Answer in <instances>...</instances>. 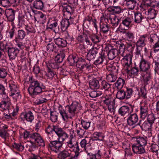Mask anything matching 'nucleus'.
I'll list each match as a JSON object with an SVG mask.
<instances>
[{
  "instance_id": "8fccbe9b",
  "label": "nucleus",
  "mask_w": 159,
  "mask_h": 159,
  "mask_svg": "<svg viewBox=\"0 0 159 159\" xmlns=\"http://www.w3.org/2000/svg\"><path fill=\"white\" fill-rule=\"evenodd\" d=\"M89 38L93 43L96 44L99 42L101 39L98 35L95 34H92L89 36Z\"/></svg>"
},
{
  "instance_id": "ea45409f",
  "label": "nucleus",
  "mask_w": 159,
  "mask_h": 159,
  "mask_svg": "<svg viewBox=\"0 0 159 159\" xmlns=\"http://www.w3.org/2000/svg\"><path fill=\"white\" fill-rule=\"evenodd\" d=\"M149 151L156 155H158V151L159 150V146L157 144L152 143L148 147Z\"/></svg>"
},
{
  "instance_id": "bf43d9fd",
  "label": "nucleus",
  "mask_w": 159,
  "mask_h": 159,
  "mask_svg": "<svg viewBox=\"0 0 159 159\" xmlns=\"http://www.w3.org/2000/svg\"><path fill=\"white\" fill-rule=\"evenodd\" d=\"M93 136L97 139L96 140L100 141H102L104 138L105 136L101 132H95L93 134Z\"/></svg>"
},
{
  "instance_id": "052dcab7",
  "label": "nucleus",
  "mask_w": 159,
  "mask_h": 159,
  "mask_svg": "<svg viewBox=\"0 0 159 159\" xmlns=\"http://www.w3.org/2000/svg\"><path fill=\"white\" fill-rule=\"evenodd\" d=\"M36 16L42 21V24H43L45 22L46 19V15L43 14L41 12L39 11L36 14Z\"/></svg>"
},
{
  "instance_id": "423d86ee",
  "label": "nucleus",
  "mask_w": 159,
  "mask_h": 159,
  "mask_svg": "<svg viewBox=\"0 0 159 159\" xmlns=\"http://www.w3.org/2000/svg\"><path fill=\"white\" fill-rule=\"evenodd\" d=\"M26 34V32L22 30H18L16 34V36L15 39V41L16 43V46L20 49L21 50L25 48L27 50L29 48V47H26L22 43L19 42V40L24 39Z\"/></svg>"
},
{
  "instance_id": "dca6fc26",
  "label": "nucleus",
  "mask_w": 159,
  "mask_h": 159,
  "mask_svg": "<svg viewBox=\"0 0 159 159\" xmlns=\"http://www.w3.org/2000/svg\"><path fill=\"white\" fill-rule=\"evenodd\" d=\"M54 132L58 136V139L62 138V140L64 141L68 137V135L64 129L57 126H56L54 129Z\"/></svg>"
},
{
  "instance_id": "4c0bfd02",
  "label": "nucleus",
  "mask_w": 159,
  "mask_h": 159,
  "mask_svg": "<svg viewBox=\"0 0 159 159\" xmlns=\"http://www.w3.org/2000/svg\"><path fill=\"white\" fill-rule=\"evenodd\" d=\"M140 120L138 124L137 125H139L142 130H149L152 128V124L147 121H145L142 125H140Z\"/></svg>"
},
{
  "instance_id": "2f4dec72",
  "label": "nucleus",
  "mask_w": 159,
  "mask_h": 159,
  "mask_svg": "<svg viewBox=\"0 0 159 159\" xmlns=\"http://www.w3.org/2000/svg\"><path fill=\"white\" fill-rule=\"evenodd\" d=\"M119 54L118 50L116 48L111 49L108 51L107 53L108 59L110 60L114 59Z\"/></svg>"
},
{
  "instance_id": "c9c22d12",
  "label": "nucleus",
  "mask_w": 159,
  "mask_h": 159,
  "mask_svg": "<svg viewBox=\"0 0 159 159\" xmlns=\"http://www.w3.org/2000/svg\"><path fill=\"white\" fill-rule=\"evenodd\" d=\"M33 7L36 9L42 10L44 8V3L42 0H35Z\"/></svg>"
},
{
  "instance_id": "2eb2a0df",
  "label": "nucleus",
  "mask_w": 159,
  "mask_h": 159,
  "mask_svg": "<svg viewBox=\"0 0 159 159\" xmlns=\"http://www.w3.org/2000/svg\"><path fill=\"white\" fill-rule=\"evenodd\" d=\"M20 118L22 120H26L30 123L32 122L34 119V116L31 111L22 112L20 116Z\"/></svg>"
},
{
  "instance_id": "0e129e2a",
  "label": "nucleus",
  "mask_w": 159,
  "mask_h": 159,
  "mask_svg": "<svg viewBox=\"0 0 159 159\" xmlns=\"http://www.w3.org/2000/svg\"><path fill=\"white\" fill-rule=\"evenodd\" d=\"M8 74L7 70L3 68H0V79H5Z\"/></svg>"
},
{
  "instance_id": "6e6552de",
  "label": "nucleus",
  "mask_w": 159,
  "mask_h": 159,
  "mask_svg": "<svg viewBox=\"0 0 159 159\" xmlns=\"http://www.w3.org/2000/svg\"><path fill=\"white\" fill-rule=\"evenodd\" d=\"M147 34L140 36L136 43V54L138 55L141 54V52L143 48L146 44L147 40L148 38Z\"/></svg>"
},
{
  "instance_id": "4468645a",
  "label": "nucleus",
  "mask_w": 159,
  "mask_h": 159,
  "mask_svg": "<svg viewBox=\"0 0 159 159\" xmlns=\"http://www.w3.org/2000/svg\"><path fill=\"white\" fill-rule=\"evenodd\" d=\"M108 20L106 18L103 17L100 19V26L101 31L104 34L108 32L110 29Z\"/></svg>"
},
{
  "instance_id": "39448f33",
  "label": "nucleus",
  "mask_w": 159,
  "mask_h": 159,
  "mask_svg": "<svg viewBox=\"0 0 159 159\" xmlns=\"http://www.w3.org/2000/svg\"><path fill=\"white\" fill-rule=\"evenodd\" d=\"M8 85L11 92L10 96L15 100L20 98L21 95L20 94V91L17 84L14 81L11 80L9 82Z\"/></svg>"
},
{
  "instance_id": "13d9d810",
  "label": "nucleus",
  "mask_w": 159,
  "mask_h": 159,
  "mask_svg": "<svg viewBox=\"0 0 159 159\" xmlns=\"http://www.w3.org/2000/svg\"><path fill=\"white\" fill-rule=\"evenodd\" d=\"M125 83V80L120 78H119L115 83V85L118 89H120L122 88Z\"/></svg>"
},
{
  "instance_id": "9b49d317",
  "label": "nucleus",
  "mask_w": 159,
  "mask_h": 159,
  "mask_svg": "<svg viewBox=\"0 0 159 159\" xmlns=\"http://www.w3.org/2000/svg\"><path fill=\"white\" fill-rule=\"evenodd\" d=\"M30 139L39 146L44 147L45 146V143L43 138L38 133H31Z\"/></svg>"
},
{
  "instance_id": "f704fd0d",
  "label": "nucleus",
  "mask_w": 159,
  "mask_h": 159,
  "mask_svg": "<svg viewBox=\"0 0 159 159\" xmlns=\"http://www.w3.org/2000/svg\"><path fill=\"white\" fill-rule=\"evenodd\" d=\"M89 84L90 87L92 89H97L100 86L99 81L96 79H93L90 80Z\"/></svg>"
},
{
  "instance_id": "9d476101",
  "label": "nucleus",
  "mask_w": 159,
  "mask_h": 159,
  "mask_svg": "<svg viewBox=\"0 0 159 159\" xmlns=\"http://www.w3.org/2000/svg\"><path fill=\"white\" fill-rule=\"evenodd\" d=\"M63 141H60L59 139L57 140L50 142L48 144V148L51 151L57 153L60 151L62 148Z\"/></svg>"
},
{
  "instance_id": "412c9836",
  "label": "nucleus",
  "mask_w": 159,
  "mask_h": 159,
  "mask_svg": "<svg viewBox=\"0 0 159 159\" xmlns=\"http://www.w3.org/2000/svg\"><path fill=\"white\" fill-rule=\"evenodd\" d=\"M124 57L122 59L125 61L124 67H128L132 65V59L133 57L132 52H129L127 53L125 56L123 55Z\"/></svg>"
},
{
  "instance_id": "cd10ccee",
  "label": "nucleus",
  "mask_w": 159,
  "mask_h": 159,
  "mask_svg": "<svg viewBox=\"0 0 159 159\" xmlns=\"http://www.w3.org/2000/svg\"><path fill=\"white\" fill-rule=\"evenodd\" d=\"M108 20L109 24H111L114 28L116 27L120 21L121 18L119 19L116 16H115L112 18L109 17L107 18Z\"/></svg>"
},
{
  "instance_id": "f3484780",
  "label": "nucleus",
  "mask_w": 159,
  "mask_h": 159,
  "mask_svg": "<svg viewBox=\"0 0 159 159\" xmlns=\"http://www.w3.org/2000/svg\"><path fill=\"white\" fill-rule=\"evenodd\" d=\"M0 108L2 111L8 110V113L10 112L11 109L13 108L11 103L5 100H2L0 102Z\"/></svg>"
},
{
  "instance_id": "c85d7f7f",
  "label": "nucleus",
  "mask_w": 159,
  "mask_h": 159,
  "mask_svg": "<svg viewBox=\"0 0 159 159\" xmlns=\"http://www.w3.org/2000/svg\"><path fill=\"white\" fill-rule=\"evenodd\" d=\"M124 68L127 73H129L130 72L132 75H138L139 70L137 67L136 66L132 67L131 65L128 67H124Z\"/></svg>"
},
{
  "instance_id": "7c9ffc66",
  "label": "nucleus",
  "mask_w": 159,
  "mask_h": 159,
  "mask_svg": "<svg viewBox=\"0 0 159 159\" xmlns=\"http://www.w3.org/2000/svg\"><path fill=\"white\" fill-rule=\"evenodd\" d=\"M45 75L47 79L50 80H52L53 78L55 79V78L57 77L56 72L52 69L47 68Z\"/></svg>"
},
{
  "instance_id": "e433bc0d",
  "label": "nucleus",
  "mask_w": 159,
  "mask_h": 159,
  "mask_svg": "<svg viewBox=\"0 0 159 159\" xmlns=\"http://www.w3.org/2000/svg\"><path fill=\"white\" fill-rule=\"evenodd\" d=\"M157 12L158 11L152 8H150L147 11L148 18L150 19H154L156 17Z\"/></svg>"
},
{
  "instance_id": "5701e85b",
  "label": "nucleus",
  "mask_w": 159,
  "mask_h": 159,
  "mask_svg": "<svg viewBox=\"0 0 159 159\" xmlns=\"http://www.w3.org/2000/svg\"><path fill=\"white\" fill-rule=\"evenodd\" d=\"M108 11L113 15L120 14L122 13L123 9L119 6H111L108 8Z\"/></svg>"
},
{
  "instance_id": "49530a36",
  "label": "nucleus",
  "mask_w": 159,
  "mask_h": 159,
  "mask_svg": "<svg viewBox=\"0 0 159 159\" xmlns=\"http://www.w3.org/2000/svg\"><path fill=\"white\" fill-rule=\"evenodd\" d=\"M0 95H2L5 100L8 99L9 97L6 93L5 86L0 83Z\"/></svg>"
},
{
  "instance_id": "09e8293b",
  "label": "nucleus",
  "mask_w": 159,
  "mask_h": 159,
  "mask_svg": "<svg viewBox=\"0 0 159 159\" xmlns=\"http://www.w3.org/2000/svg\"><path fill=\"white\" fill-rule=\"evenodd\" d=\"M116 96L117 98L120 100L126 99L125 91L122 89L118 90L116 95Z\"/></svg>"
},
{
  "instance_id": "6e6d98bb",
  "label": "nucleus",
  "mask_w": 159,
  "mask_h": 159,
  "mask_svg": "<svg viewBox=\"0 0 159 159\" xmlns=\"http://www.w3.org/2000/svg\"><path fill=\"white\" fill-rule=\"evenodd\" d=\"M125 3L128 9L130 10H133L137 5L136 1L134 0H131L128 2H125Z\"/></svg>"
},
{
  "instance_id": "6ab92c4d",
  "label": "nucleus",
  "mask_w": 159,
  "mask_h": 159,
  "mask_svg": "<svg viewBox=\"0 0 159 159\" xmlns=\"http://www.w3.org/2000/svg\"><path fill=\"white\" fill-rule=\"evenodd\" d=\"M131 111H130V108L127 106H123L121 107L118 110L119 114L122 116H124L127 115H129L133 110V107H131Z\"/></svg>"
},
{
  "instance_id": "3c124183",
  "label": "nucleus",
  "mask_w": 159,
  "mask_h": 159,
  "mask_svg": "<svg viewBox=\"0 0 159 159\" xmlns=\"http://www.w3.org/2000/svg\"><path fill=\"white\" fill-rule=\"evenodd\" d=\"M50 119L52 122H55L57 121L58 119V116L59 113L56 111H50Z\"/></svg>"
},
{
  "instance_id": "4d7b16f0",
  "label": "nucleus",
  "mask_w": 159,
  "mask_h": 159,
  "mask_svg": "<svg viewBox=\"0 0 159 159\" xmlns=\"http://www.w3.org/2000/svg\"><path fill=\"white\" fill-rule=\"evenodd\" d=\"M70 153L65 150L61 152L59 154L60 159H65L70 156Z\"/></svg>"
},
{
  "instance_id": "a18cd8bd",
  "label": "nucleus",
  "mask_w": 159,
  "mask_h": 159,
  "mask_svg": "<svg viewBox=\"0 0 159 159\" xmlns=\"http://www.w3.org/2000/svg\"><path fill=\"white\" fill-rule=\"evenodd\" d=\"M144 17L143 16L141 13L137 11L134 14V22L136 23H139L142 22Z\"/></svg>"
},
{
  "instance_id": "5fc2aeb1",
  "label": "nucleus",
  "mask_w": 159,
  "mask_h": 159,
  "mask_svg": "<svg viewBox=\"0 0 159 159\" xmlns=\"http://www.w3.org/2000/svg\"><path fill=\"white\" fill-rule=\"evenodd\" d=\"M11 44L9 43L0 41V50L4 52H7V50Z\"/></svg>"
},
{
  "instance_id": "72a5a7b5",
  "label": "nucleus",
  "mask_w": 159,
  "mask_h": 159,
  "mask_svg": "<svg viewBox=\"0 0 159 159\" xmlns=\"http://www.w3.org/2000/svg\"><path fill=\"white\" fill-rule=\"evenodd\" d=\"M87 36V34L85 33H80L76 37V41L79 43L83 44L85 42V39Z\"/></svg>"
},
{
  "instance_id": "f8f14e48",
  "label": "nucleus",
  "mask_w": 159,
  "mask_h": 159,
  "mask_svg": "<svg viewBox=\"0 0 159 159\" xmlns=\"http://www.w3.org/2000/svg\"><path fill=\"white\" fill-rule=\"evenodd\" d=\"M20 49H21L16 45V47L14 48L12 47L10 44L7 50L9 58L10 59H15L19 53Z\"/></svg>"
},
{
  "instance_id": "a211bd4d",
  "label": "nucleus",
  "mask_w": 159,
  "mask_h": 159,
  "mask_svg": "<svg viewBox=\"0 0 159 159\" xmlns=\"http://www.w3.org/2000/svg\"><path fill=\"white\" fill-rule=\"evenodd\" d=\"M98 50L96 48H93L89 50L86 55L87 59L90 61L94 59L98 53Z\"/></svg>"
},
{
  "instance_id": "680f3d73",
  "label": "nucleus",
  "mask_w": 159,
  "mask_h": 159,
  "mask_svg": "<svg viewBox=\"0 0 159 159\" xmlns=\"http://www.w3.org/2000/svg\"><path fill=\"white\" fill-rule=\"evenodd\" d=\"M102 94V92L98 90L93 91L89 93V96L94 98L98 97Z\"/></svg>"
},
{
  "instance_id": "393cba45",
  "label": "nucleus",
  "mask_w": 159,
  "mask_h": 159,
  "mask_svg": "<svg viewBox=\"0 0 159 159\" xmlns=\"http://www.w3.org/2000/svg\"><path fill=\"white\" fill-rule=\"evenodd\" d=\"M15 11L12 9H9L5 11V14L8 20L12 22L14 20Z\"/></svg>"
},
{
  "instance_id": "338daca9",
  "label": "nucleus",
  "mask_w": 159,
  "mask_h": 159,
  "mask_svg": "<svg viewBox=\"0 0 159 159\" xmlns=\"http://www.w3.org/2000/svg\"><path fill=\"white\" fill-rule=\"evenodd\" d=\"M89 141H88L86 139H82L80 142V144L82 148H83V149L85 150L86 152L87 148L86 147V145L89 144Z\"/></svg>"
},
{
  "instance_id": "b1692460",
  "label": "nucleus",
  "mask_w": 159,
  "mask_h": 159,
  "mask_svg": "<svg viewBox=\"0 0 159 159\" xmlns=\"http://www.w3.org/2000/svg\"><path fill=\"white\" fill-rule=\"evenodd\" d=\"M132 148L134 153L137 154H143L145 152L143 147L138 144H133Z\"/></svg>"
},
{
  "instance_id": "e2e57ef3",
  "label": "nucleus",
  "mask_w": 159,
  "mask_h": 159,
  "mask_svg": "<svg viewBox=\"0 0 159 159\" xmlns=\"http://www.w3.org/2000/svg\"><path fill=\"white\" fill-rule=\"evenodd\" d=\"M126 99H128L130 98L132 95L133 91L132 88H126V90L125 91Z\"/></svg>"
},
{
  "instance_id": "bb28decb",
  "label": "nucleus",
  "mask_w": 159,
  "mask_h": 159,
  "mask_svg": "<svg viewBox=\"0 0 159 159\" xmlns=\"http://www.w3.org/2000/svg\"><path fill=\"white\" fill-rule=\"evenodd\" d=\"M77 54L73 53L70 55L67 59V61L71 66L74 65L75 63H77Z\"/></svg>"
},
{
  "instance_id": "20e7f679",
  "label": "nucleus",
  "mask_w": 159,
  "mask_h": 159,
  "mask_svg": "<svg viewBox=\"0 0 159 159\" xmlns=\"http://www.w3.org/2000/svg\"><path fill=\"white\" fill-rule=\"evenodd\" d=\"M67 146L75 153L74 159H77L82 151L80 148L79 143L72 135L70 136L69 139L67 142Z\"/></svg>"
},
{
  "instance_id": "7ed1b4c3",
  "label": "nucleus",
  "mask_w": 159,
  "mask_h": 159,
  "mask_svg": "<svg viewBox=\"0 0 159 159\" xmlns=\"http://www.w3.org/2000/svg\"><path fill=\"white\" fill-rule=\"evenodd\" d=\"M30 83L28 91L29 93L32 97L35 96L44 91L46 88L45 86L43 83L36 80L32 79L30 81Z\"/></svg>"
},
{
  "instance_id": "ddd939ff",
  "label": "nucleus",
  "mask_w": 159,
  "mask_h": 159,
  "mask_svg": "<svg viewBox=\"0 0 159 159\" xmlns=\"http://www.w3.org/2000/svg\"><path fill=\"white\" fill-rule=\"evenodd\" d=\"M139 120V116L136 113L131 112L128 115L127 119V123L130 126H133L138 123Z\"/></svg>"
},
{
  "instance_id": "f03ea898",
  "label": "nucleus",
  "mask_w": 159,
  "mask_h": 159,
  "mask_svg": "<svg viewBox=\"0 0 159 159\" xmlns=\"http://www.w3.org/2000/svg\"><path fill=\"white\" fill-rule=\"evenodd\" d=\"M139 67L140 71L142 72L141 75L143 80L145 84H147L151 77L150 64L149 62L142 58L139 62Z\"/></svg>"
},
{
  "instance_id": "69168bd1",
  "label": "nucleus",
  "mask_w": 159,
  "mask_h": 159,
  "mask_svg": "<svg viewBox=\"0 0 159 159\" xmlns=\"http://www.w3.org/2000/svg\"><path fill=\"white\" fill-rule=\"evenodd\" d=\"M42 96L40 98H38L35 101L34 103L36 104L39 105L47 102V98H44V97Z\"/></svg>"
},
{
  "instance_id": "a878e982",
  "label": "nucleus",
  "mask_w": 159,
  "mask_h": 159,
  "mask_svg": "<svg viewBox=\"0 0 159 159\" xmlns=\"http://www.w3.org/2000/svg\"><path fill=\"white\" fill-rule=\"evenodd\" d=\"M54 42L59 48L65 47L67 43L66 40L60 37L54 39Z\"/></svg>"
},
{
  "instance_id": "c03bdc74",
  "label": "nucleus",
  "mask_w": 159,
  "mask_h": 159,
  "mask_svg": "<svg viewBox=\"0 0 159 159\" xmlns=\"http://www.w3.org/2000/svg\"><path fill=\"white\" fill-rule=\"evenodd\" d=\"M105 60V56L104 53H102L98 58L94 62V64L97 66L103 64V62Z\"/></svg>"
},
{
  "instance_id": "f257e3e1",
  "label": "nucleus",
  "mask_w": 159,
  "mask_h": 159,
  "mask_svg": "<svg viewBox=\"0 0 159 159\" xmlns=\"http://www.w3.org/2000/svg\"><path fill=\"white\" fill-rule=\"evenodd\" d=\"M80 104L76 101L73 102L70 105L65 107V110L63 109L60 105L58 107V111L64 121H67L68 119H72L76 114L78 113L81 109Z\"/></svg>"
},
{
  "instance_id": "79ce46f5",
  "label": "nucleus",
  "mask_w": 159,
  "mask_h": 159,
  "mask_svg": "<svg viewBox=\"0 0 159 159\" xmlns=\"http://www.w3.org/2000/svg\"><path fill=\"white\" fill-rule=\"evenodd\" d=\"M100 85V87H101L102 89H103L105 90V92L107 91H108V92H107V93H111V91H109L108 89H111V84L108 83L105 80H103L101 82Z\"/></svg>"
},
{
  "instance_id": "774afa93",
  "label": "nucleus",
  "mask_w": 159,
  "mask_h": 159,
  "mask_svg": "<svg viewBox=\"0 0 159 159\" xmlns=\"http://www.w3.org/2000/svg\"><path fill=\"white\" fill-rule=\"evenodd\" d=\"M159 38L155 34H152L150 35L149 38V41L153 43H156L157 42Z\"/></svg>"
},
{
  "instance_id": "de8ad7c7",
  "label": "nucleus",
  "mask_w": 159,
  "mask_h": 159,
  "mask_svg": "<svg viewBox=\"0 0 159 159\" xmlns=\"http://www.w3.org/2000/svg\"><path fill=\"white\" fill-rule=\"evenodd\" d=\"M63 11L64 13L67 12L70 15L74 13L75 8L73 7L70 5H67L65 6H62Z\"/></svg>"
},
{
  "instance_id": "37998d69",
  "label": "nucleus",
  "mask_w": 159,
  "mask_h": 159,
  "mask_svg": "<svg viewBox=\"0 0 159 159\" xmlns=\"http://www.w3.org/2000/svg\"><path fill=\"white\" fill-rule=\"evenodd\" d=\"M47 50L48 52H56L57 47L53 42H50L48 43L46 46Z\"/></svg>"
},
{
  "instance_id": "0eeeda50",
  "label": "nucleus",
  "mask_w": 159,
  "mask_h": 159,
  "mask_svg": "<svg viewBox=\"0 0 159 159\" xmlns=\"http://www.w3.org/2000/svg\"><path fill=\"white\" fill-rule=\"evenodd\" d=\"M108 91L105 92V99L103 101L104 104L108 107L109 111L111 112H114V107L115 105V99L112 97L110 93H107Z\"/></svg>"
},
{
  "instance_id": "603ef678",
  "label": "nucleus",
  "mask_w": 159,
  "mask_h": 159,
  "mask_svg": "<svg viewBox=\"0 0 159 159\" xmlns=\"http://www.w3.org/2000/svg\"><path fill=\"white\" fill-rule=\"evenodd\" d=\"M18 24L19 25L24 24L26 18L25 17V14L22 12H19L18 16Z\"/></svg>"
},
{
  "instance_id": "1a4fd4ad",
  "label": "nucleus",
  "mask_w": 159,
  "mask_h": 159,
  "mask_svg": "<svg viewBox=\"0 0 159 159\" xmlns=\"http://www.w3.org/2000/svg\"><path fill=\"white\" fill-rule=\"evenodd\" d=\"M132 19L129 17L123 18L120 24L118 30L123 33H125V30L129 29L132 26Z\"/></svg>"
},
{
  "instance_id": "c756f323",
  "label": "nucleus",
  "mask_w": 159,
  "mask_h": 159,
  "mask_svg": "<svg viewBox=\"0 0 159 159\" xmlns=\"http://www.w3.org/2000/svg\"><path fill=\"white\" fill-rule=\"evenodd\" d=\"M135 141L137 144L140 145L145 146L148 142V138L147 137L143 136H138L135 138Z\"/></svg>"
},
{
  "instance_id": "aec40b11",
  "label": "nucleus",
  "mask_w": 159,
  "mask_h": 159,
  "mask_svg": "<svg viewBox=\"0 0 159 159\" xmlns=\"http://www.w3.org/2000/svg\"><path fill=\"white\" fill-rule=\"evenodd\" d=\"M142 105L140 106V115L142 119H145L148 115V107L146 102H144Z\"/></svg>"
},
{
  "instance_id": "58836bf2",
  "label": "nucleus",
  "mask_w": 159,
  "mask_h": 159,
  "mask_svg": "<svg viewBox=\"0 0 159 159\" xmlns=\"http://www.w3.org/2000/svg\"><path fill=\"white\" fill-rule=\"evenodd\" d=\"M69 20L67 19H62L61 22V29L62 31H64L70 25Z\"/></svg>"
},
{
  "instance_id": "473e14b6",
  "label": "nucleus",
  "mask_w": 159,
  "mask_h": 159,
  "mask_svg": "<svg viewBox=\"0 0 159 159\" xmlns=\"http://www.w3.org/2000/svg\"><path fill=\"white\" fill-rule=\"evenodd\" d=\"M47 28L53 30L55 33H58L60 31L59 26L58 25V23L55 22L52 23H50L49 21L47 23Z\"/></svg>"
},
{
  "instance_id": "a19ab883",
  "label": "nucleus",
  "mask_w": 159,
  "mask_h": 159,
  "mask_svg": "<svg viewBox=\"0 0 159 159\" xmlns=\"http://www.w3.org/2000/svg\"><path fill=\"white\" fill-rule=\"evenodd\" d=\"M65 57V55L63 50L61 51L55 58V61L59 63L62 62Z\"/></svg>"
},
{
  "instance_id": "864d4df0",
  "label": "nucleus",
  "mask_w": 159,
  "mask_h": 159,
  "mask_svg": "<svg viewBox=\"0 0 159 159\" xmlns=\"http://www.w3.org/2000/svg\"><path fill=\"white\" fill-rule=\"evenodd\" d=\"M117 78L116 75L111 73L107 75L106 79L109 82H115Z\"/></svg>"
},
{
  "instance_id": "4be33fe9",
  "label": "nucleus",
  "mask_w": 159,
  "mask_h": 159,
  "mask_svg": "<svg viewBox=\"0 0 159 159\" xmlns=\"http://www.w3.org/2000/svg\"><path fill=\"white\" fill-rule=\"evenodd\" d=\"M45 63L47 68L49 69H58L60 66V63L55 60H51L45 62Z\"/></svg>"
}]
</instances>
